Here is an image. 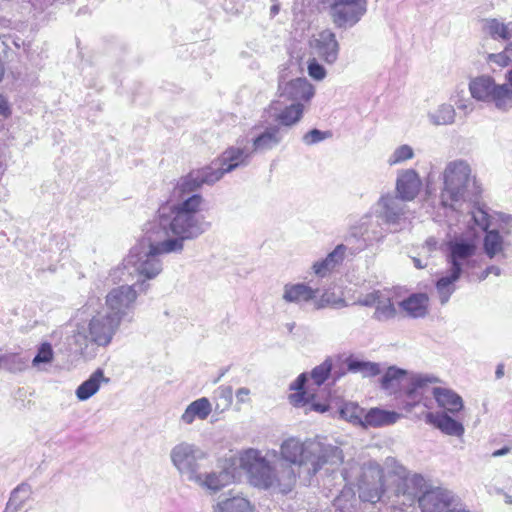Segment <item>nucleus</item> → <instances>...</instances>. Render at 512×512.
Instances as JSON below:
<instances>
[{
  "label": "nucleus",
  "mask_w": 512,
  "mask_h": 512,
  "mask_svg": "<svg viewBox=\"0 0 512 512\" xmlns=\"http://www.w3.org/2000/svg\"><path fill=\"white\" fill-rule=\"evenodd\" d=\"M200 232V224L193 216L184 213L172 215L163 210L160 217L145 225L143 239L130 250L111 276L122 282L137 277L134 284L144 292L149 288L145 281L156 278L163 270L160 256L181 253L185 241L198 238Z\"/></svg>",
  "instance_id": "obj_1"
},
{
  "label": "nucleus",
  "mask_w": 512,
  "mask_h": 512,
  "mask_svg": "<svg viewBox=\"0 0 512 512\" xmlns=\"http://www.w3.org/2000/svg\"><path fill=\"white\" fill-rule=\"evenodd\" d=\"M391 500V512H403L397 506H411L416 498L421 512H443L454 502L452 491L443 487H432L423 475L410 474L393 457H386V498Z\"/></svg>",
  "instance_id": "obj_2"
},
{
  "label": "nucleus",
  "mask_w": 512,
  "mask_h": 512,
  "mask_svg": "<svg viewBox=\"0 0 512 512\" xmlns=\"http://www.w3.org/2000/svg\"><path fill=\"white\" fill-rule=\"evenodd\" d=\"M268 456L278 463L291 465L294 469H305L307 476L305 482L316 475L325 465L337 467L343 462L342 450L320 439H307L301 441L290 437L282 442L280 450H269Z\"/></svg>",
  "instance_id": "obj_3"
},
{
  "label": "nucleus",
  "mask_w": 512,
  "mask_h": 512,
  "mask_svg": "<svg viewBox=\"0 0 512 512\" xmlns=\"http://www.w3.org/2000/svg\"><path fill=\"white\" fill-rule=\"evenodd\" d=\"M221 179V172H213V166L191 171L188 175L181 177L174 188L173 196L176 203L161 206L155 217H160L163 210L167 214H181L193 216L200 224L199 236L205 233L211 226L201 214L204 198L196 193L203 184H214Z\"/></svg>",
  "instance_id": "obj_4"
},
{
  "label": "nucleus",
  "mask_w": 512,
  "mask_h": 512,
  "mask_svg": "<svg viewBox=\"0 0 512 512\" xmlns=\"http://www.w3.org/2000/svg\"><path fill=\"white\" fill-rule=\"evenodd\" d=\"M271 456H263L257 449L250 448L240 457V466L246 471L251 485L265 490L287 494L294 488L299 474L291 465L271 464Z\"/></svg>",
  "instance_id": "obj_5"
},
{
  "label": "nucleus",
  "mask_w": 512,
  "mask_h": 512,
  "mask_svg": "<svg viewBox=\"0 0 512 512\" xmlns=\"http://www.w3.org/2000/svg\"><path fill=\"white\" fill-rule=\"evenodd\" d=\"M442 188L439 201L443 208L460 211L463 204L476 202L480 194L476 177L464 159L449 161L441 173Z\"/></svg>",
  "instance_id": "obj_6"
},
{
  "label": "nucleus",
  "mask_w": 512,
  "mask_h": 512,
  "mask_svg": "<svg viewBox=\"0 0 512 512\" xmlns=\"http://www.w3.org/2000/svg\"><path fill=\"white\" fill-rule=\"evenodd\" d=\"M439 382L435 376L416 374L396 367H386V395H395V406L410 412L415 406L422 403L431 408V400L424 398L429 384Z\"/></svg>",
  "instance_id": "obj_7"
},
{
  "label": "nucleus",
  "mask_w": 512,
  "mask_h": 512,
  "mask_svg": "<svg viewBox=\"0 0 512 512\" xmlns=\"http://www.w3.org/2000/svg\"><path fill=\"white\" fill-rule=\"evenodd\" d=\"M121 322L106 311H96L88 323H77L67 337L70 350L81 356L92 354V346L106 348L119 330Z\"/></svg>",
  "instance_id": "obj_8"
},
{
  "label": "nucleus",
  "mask_w": 512,
  "mask_h": 512,
  "mask_svg": "<svg viewBox=\"0 0 512 512\" xmlns=\"http://www.w3.org/2000/svg\"><path fill=\"white\" fill-rule=\"evenodd\" d=\"M446 247V261L449 269L447 274L440 277L436 282L437 293L442 305L449 301L456 290L455 282L460 279L463 271L474 266L472 258L477 251L473 240L463 238L448 241Z\"/></svg>",
  "instance_id": "obj_9"
},
{
  "label": "nucleus",
  "mask_w": 512,
  "mask_h": 512,
  "mask_svg": "<svg viewBox=\"0 0 512 512\" xmlns=\"http://www.w3.org/2000/svg\"><path fill=\"white\" fill-rule=\"evenodd\" d=\"M384 195H381L375 205L371 207L359 221L351 226L346 237L348 243L355 240L358 245L351 248L350 253L356 254L373 243L379 242L384 236Z\"/></svg>",
  "instance_id": "obj_10"
},
{
  "label": "nucleus",
  "mask_w": 512,
  "mask_h": 512,
  "mask_svg": "<svg viewBox=\"0 0 512 512\" xmlns=\"http://www.w3.org/2000/svg\"><path fill=\"white\" fill-rule=\"evenodd\" d=\"M471 96L483 102H492L497 109L506 111L512 108V89L507 84L497 85L493 78L480 76L469 84Z\"/></svg>",
  "instance_id": "obj_11"
},
{
  "label": "nucleus",
  "mask_w": 512,
  "mask_h": 512,
  "mask_svg": "<svg viewBox=\"0 0 512 512\" xmlns=\"http://www.w3.org/2000/svg\"><path fill=\"white\" fill-rule=\"evenodd\" d=\"M207 458L199 446L182 441L172 447L170 451V460L174 468L187 477L189 481L198 480L200 463Z\"/></svg>",
  "instance_id": "obj_12"
},
{
  "label": "nucleus",
  "mask_w": 512,
  "mask_h": 512,
  "mask_svg": "<svg viewBox=\"0 0 512 512\" xmlns=\"http://www.w3.org/2000/svg\"><path fill=\"white\" fill-rule=\"evenodd\" d=\"M137 285L124 284L111 289L105 297L106 312L118 321H131L137 299Z\"/></svg>",
  "instance_id": "obj_13"
},
{
  "label": "nucleus",
  "mask_w": 512,
  "mask_h": 512,
  "mask_svg": "<svg viewBox=\"0 0 512 512\" xmlns=\"http://www.w3.org/2000/svg\"><path fill=\"white\" fill-rule=\"evenodd\" d=\"M366 12L365 0H332L330 15L338 28L354 26Z\"/></svg>",
  "instance_id": "obj_14"
},
{
  "label": "nucleus",
  "mask_w": 512,
  "mask_h": 512,
  "mask_svg": "<svg viewBox=\"0 0 512 512\" xmlns=\"http://www.w3.org/2000/svg\"><path fill=\"white\" fill-rule=\"evenodd\" d=\"M253 151L245 146L239 145L228 147L219 158V166L213 167V172H221V178L239 167L247 166L252 158Z\"/></svg>",
  "instance_id": "obj_15"
},
{
  "label": "nucleus",
  "mask_w": 512,
  "mask_h": 512,
  "mask_svg": "<svg viewBox=\"0 0 512 512\" xmlns=\"http://www.w3.org/2000/svg\"><path fill=\"white\" fill-rule=\"evenodd\" d=\"M310 47L315 55L327 64H334L339 55V43L336 35L329 29L319 32L310 42Z\"/></svg>",
  "instance_id": "obj_16"
},
{
  "label": "nucleus",
  "mask_w": 512,
  "mask_h": 512,
  "mask_svg": "<svg viewBox=\"0 0 512 512\" xmlns=\"http://www.w3.org/2000/svg\"><path fill=\"white\" fill-rule=\"evenodd\" d=\"M306 382L307 375L302 373L290 384V390L296 391L289 395L290 403L295 407H304L306 411L326 412L328 410L327 404L317 402L314 394H308L304 391Z\"/></svg>",
  "instance_id": "obj_17"
},
{
  "label": "nucleus",
  "mask_w": 512,
  "mask_h": 512,
  "mask_svg": "<svg viewBox=\"0 0 512 512\" xmlns=\"http://www.w3.org/2000/svg\"><path fill=\"white\" fill-rule=\"evenodd\" d=\"M422 181L414 169L400 170L396 180V193L401 201H412L419 194Z\"/></svg>",
  "instance_id": "obj_18"
},
{
  "label": "nucleus",
  "mask_w": 512,
  "mask_h": 512,
  "mask_svg": "<svg viewBox=\"0 0 512 512\" xmlns=\"http://www.w3.org/2000/svg\"><path fill=\"white\" fill-rule=\"evenodd\" d=\"M425 422L448 436L462 437L465 433L464 425L447 412H427Z\"/></svg>",
  "instance_id": "obj_19"
},
{
  "label": "nucleus",
  "mask_w": 512,
  "mask_h": 512,
  "mask_svg": "<svg viewBox=\"0 0 512 512\" xmlns=\"http://www.w3.org/2000/svg\"><path fill=\"white\" fill-rule=\"evenodd\" d=\"M282 128L279 125L266 127L252 139L253 153H265L276 148L282 141Z\"/></svg>",
  "instance_id": "obj_20"
},
{
  "label": "nucleus",
  "mask_w": 512,
  "mask_h": 512,
  "mask_svg": "<svg viewBox=\"0 0 512 512\" xmlns=\"http://www.w3.org/2000/svg\"><path fill=\"white\" fill-rule=\"evenodd\" d=\"M512 251V240L504 239L498 231H486L483 238V251L489 259L506 258V251Z\"/></svg>",
  "instance_id": "obj_21"
},
{
  "label": "nucleus",
  "mask_w": 512,
  "mask_h": 512,
  "mask_svg": "<svg viewBox=\"0 0 512 512\" xmlns=\"http://www.w3.org/2000/svg\"><path fill=\"white\" fill-rule=\"evenodd\" d=\"M431 392L437 402V405L443 409L442 412L456 415L464 407L462 397L452 389L434 387Z\"/></svg>",
  "instance_id": "obj_22"
},
{
  "label": "nucleus",
  "mask_w": 512,
  "mask_h": 512,
  "mask_svg": "<svg viewBox=\"0 0 512 512\" xmlns=\"http://www.w3.org/2000/svg\"><path fill=\"white\" fill-rule=\"evenodd\" d=\"M198 480H193L192 482L198 484L202 488L209 490L211 493H216L228 484H230L234 475L232 471L228 469H222L220 471H213L206 474H201L199 472Z\"/></svg>",
  "instance_id": "obj_23"
},
{
  "label": "nucleus",
  "mask_w": 512,
  "mask_h": 512,
  "mask_svg": "<svg viewBox=\"0 0 512 512\" xmlns=\"http://www.w3.org/2000/svg\"><path fill=\"white\" fill-rule=\"evenodd\" d=\"M347 249V246L344 244L337 245L324 259L316 261L312 265L314 274L320 278L329 275L337 266L342 264Z\"/></svg>",
  "instance_id": "obj_24"
},
{
  "label": "nucleus",
  "mask_w": 512,
  "mask_h": 512,
  "mask_svg": "<svg viewBox=\"0 0 512 512\" xmlns=\"http://www.w3.org/2000/svg\"><path fill=\"white\" fill-rule=\"evenodd\" d=\"M109 382L110 379L104 375V371L98 368L77 387L75 395L79 401H86L99 391L101 384Z\"/></svg>",
  "instance_id": "obj_25"
},
{
  "label": "nucleus",
  "mask_w": 512,
  "mask_h": 512,
  "mask_svg": "<svg viewBox=\"0 0 512 512\" xmlns=\"http://www.w3.org/2000/svg\"><path fill=\"white\" fill-rule=\"evenodd\" d=\"M429 297L426 293H414L400 302L401 309L411 318H424L428 314Z\"/></svg>",
  "instance_id": "obj_26"
},
{
  "label": "nucleus",
  "mask_w": 512,
  "mask_h": 512,
  "mask_svg": "<svg viewBox=\"0 0 512 512\" xmlns=\"http://www.w3.org/2000/svg\"><path fill=\"white\" fill-rule=\"evenodd\" d=\"M212 412V404L206 397L191 402L181 415V422L191 425L195 420H206Z\"/></svg>",
  "instance_id": "obj_27"
},
{
  "label": "nucleus",
  "mask_w": 512,
  "mask_h": 512,
  "mask_svg": "<svg viewBox=\"0 0 512 512\" xmlns=\"http://www.w3.org/2000/svg\"><path fill=\"white\" fill-rule=\"evenodd\" d=\"M318 289H313L304 283L286 284L283 288L282 298L287 303H302L313 300Z\"/></svg>",
  "instance_id": "obj_28"
},
{
  "label": "nucleus",
  "mask_w": 512,
  "mask_h": 512,
  "mask_svg": "<svg viewBox=\"0 0 512 512\" xmlns=\"http://www.w3.org/2000/svg\"><path fill=\"white\" fill-rule=\"evenodd\" d=\"M285 93L292 100L299 101H309L315 93L314 87L304 78H297L290 81L286 88Z\"/></svg>",
  "instance_id": "obj_29"
},
{
  "label": "nucleus",
  "mask_w": 512,
  "mask_h": 512,
  "mask_svg": "<svg viewBox=\"0 0 512 512\" xmlns=\"http://www.w3.org/2000/svg\"><path fill=\"white\" fill-rule=\"evenodd\" d=\"M345 364L348 372L360 374L362 377H372L380 373L379 364L361 360L354 356L346 358Z\"/></svg>",
  "instance_id": "obj_30"
},
{
  "label": "nucleus",
  "mask_w": 512,
  "mask_h": 512,
  "mask_svg": "<svg viewBox=\"0 0 512 512\" xmlns=\"http://www.w3.org/2000/svg\"><path fill=\"white\" fill-rule=\"evenodd\" d=\"M428 120L435 126L451 125L455 122L456 111L453 105L443 103L427 115Z\"/></svg>",
  "instance_id": "obj_31"
},
{
  "label": "nucleus",
  "mask_w": 512,
  "mask_h": 512,
  "mask_svg": "<svg viewBox=\"0 0 512 512\" xmlns=\"http://www.w3.org/2000/svg\"><path fill=\"white\" fill-rule=\"evenodd\" d=\"M302 115L303 104L300 102H294L278 112L275 115V121H277L281 126L291 127L300 121Z\"/></svg>",
  "instance_id": "obj_32"
},
{
  "label": "nucleus",
  "mask_w": 512,
  "mask_h": 512,
  "mask_svg": "<svg viewBox=\"0 0 512 512\" xmlns=\"http://www.w3.org/2000/svg\"><path fill=\"white\" fill-rule=\"evenodd\" d=\"M214 512H252V506L246 498L234 496L219 501Z\"/></svg>",
  "instance_id": "obj_33"
},
{
  "label": "nucleus",
  "mask_w": 512,
  "mask_h": 512,
  "mask_svg": "<svg viewBox=\"0 0 512 512\" xmlns=\"http://www.w3.org/2000/svg\"><path fill=\"white\" fill-rule=\"evenodd\" d=\"M483 30L493 39L507 40L512 35V21L504 24L497 19H486L483 24Z\"/></svg>",
  "instance_id": "obj_34"
},
{
  "label": "nucleus",
  "mask_w": 512,
  "mask_h": 512,
  "mask_svg": "<svg viewBox=\"0 0 512 512\" xmlns=\"http://www.w3.org/2000/svg\"><path fill=\"white\" fill-rule=\"evenodd\" d=\"M329 375H332L334 381L338 380L343 375H345V371H343V372L334 371L332 373V361L329 358L326 359L320 365L316 366L311 372V378H312L314 384H316L317 386L322 385L327 380Z\"/></svg>",
  "instance_id": "obj_35"
},
{
  "label": "nucleus",
  "mask_w": 512,
  "mask_h": 512,
  "mask_svg": "<svg viewBox=\"0 0 512 512\" xmlns=\"http://www.w3.org/2000/svg\"><path fill=\"white\" fill-rule=\"evenodd\" d=\"M405 205L395 198L386 197V225H400L404 220Z\"/></svg>",
  "instance_id": "obj_36"
},
{
  "label": "nucleus",
  "mask_w": 512,
  "mask_h": 512,
  "mask_svg": "<svg viewBox=\"0 0 512 512\" xmlns=\"http://www.w3.org/2000/svg\"><path fill=\"white\" fill-rule=\"evenodd\" d=\"M382 296L383 295L381 289H374L371 292H368L359 297L357 303L367 307L374 306L376 308L374 317L378 320H381L382 316L384 315V308L381 306Z\"/></svg>",
  "instance_id": "obj_37"
},
{
  "label": "nucleus",
  "mask_w": 512,
  "mask_h": 512,
  "mask_svg": "<svg viewBox=\"0 0 512 512\" xmlns=\"http://www.w3.org/2000/svg\"><path fill=\"white\" fill-rule=\"evenodd\" d=\"M4 359V370L10 373H20L28 367V358L19 353H5Z\"/></svg>",
  "instance_id": "obj_38"
},
{
  "label": "nucleus",
  "mask_w": 512,
  "mask_h": 512,
  "mask_svg": "<svg viewBox=\"0 0 512 512\" xmlns=\"http://www.w3.org/2000/svg\"><path fill=\"white\" fill-rule=\"evenodd\" d=\"M363 413L364 409L354 402L344 403L340 409L341 417L355 425H360Z\"/></svg>",
  "instance_id": "obj_39"
},
{
  "label": "nucleus",
  "mask_w": 512,
  "mask_h": 512,
  "mask_svg": "<svg viewBox=\"0 0 512 512\" xmlns=\"http://www.w3.org/2000/svg\"><path fill=\"white\" fill-rule=\"evenodd\" d=\"M215 398L217 400L216 410L223 412L227 410L233 402V389L231 386H219L215 391Z\"/></svg>",
  "instance_id": "obj_40"
},
{
  "label": "nucleus",
  "mask_w": 512,
  "mask_h": 512,
  "mask_svg": "<svg viewBox=\"0 0 512 512\" xmlns=\"http://www.w3.org/2000/svg\"><path fill=\"white\" fill-rule=\"evenodd\" d=\"M384 424V410L380 408H371L369 411L363 413V417L360 426L364 428L368 427H380Z\"/></svg>",
  "instance_id": "obj_41"
},
{
  "label": "nucleus",
  "mask_w": 512,
  "mask_h": 512,
  "mask_svg": "<svg viewBox=\"0 0 512 512\" xmlns=\"http://www.w3.org/2000/svg\"><path fill=\"white\" fill-rule=\"evenodd\" d=\"M414 157V150L408 144L398 146L390 155L388 163L390 165L401 164Z\"/></svg>",
  "instance_id": "obj_42"
},
{
  "label": "nucleus",
  "mask_w": 512,
  "mask_h": 512,
  "mask_svg": "<svg viewBox=\"0 0 512 512\" xmlns=\"http://www.w3.org/2000/svg\"><path fill=\"white\" fill-rule=\"evenodd\" d=\"M53 358V348L50 343L45 342L39 346L37 354L32 360V365L34 367H39L40 364H49L53 361Z\"/></svg>",
  "instance_id": "obj_43"
},
{
  "label": "nucleus",
  "mask_w": 512,
  "mask_h": 512,
  "mask_svg": "<svg viewBox=\"0 0 512 512\" xmlns=\"http://www.w3.org/2000/svg\"><path fill=\"white\" fill-rule=\"evenodd\" d=\"M31 494V488L28 484H20L17 486L11 493V496L9 498L10 501V507H12L13 504H17L21 507L24 506L26 501L29 499Z\"/></svg>",
  "instance_id": "obj_44"
},
{
  "label": "nucleus",
  "mask_w": 512,
  "mask_h": 512,
  "mask_svg": "<svg viewBox=\"0 0 512 512\" xmlns=\"http://www.w3.org/2000/svg\"><path fill=\"white\" fill-rule=\"evenodd\" d=\"M471 219L474 224L482 229L483 231H490L488 228L490 226V217L489 214L481 207L473 206V209L470 211Z\"/></svg>",
  "instance_id": "obj_45"
},
{
  "label": "nucleus",
  "mask_w": 512,
  "mask_h": 512,
  "mask_svg": "<svg viewBox=\"0 0 512 512\" xmlns=\"http://www.w3.org/2000/svg\"><path fill=\"white\" fill-rule=\"evenodd\" d=\"M487 60L491 64L498 67H506L512 61V44H510L504 51L496 54H489Z\"/></svg>",
  "instance_id": "obj_46"
},
{
  "label": "nucleus",
  "mask_w": 512,
  "mask_h": 512,
  "mask_svg": "<svg viewBox=\"0 0 512 512\" xmlns=\"http://www.w3.org/2000/svg\"><path fill=\"white\" fill-rule=\"evenodd\" d=\"M384 490L382 484L379 488L370 489L365 486H360L359 497L362 501L370 502L372 504L380 501Z\"/></svg>",
  "instance_id": "obj_47"
},
{
  "label": "nucleus",
  "mask_w": 512,
  "mask_h": 512,
  "mask_svg": "<svg viewBox=\"0 0 512 512\" xmlns=\"http://www.w3.org/2000/svg\"><path fill=\"white\" fill-rule=\"evenodd\" d=\"M330 136V132H324L315 128L304 134L302 140L306 145H314L327 139Z\"/></svg>",
  "instance_id": "obj_48"
},
{
  "label": "nucleus",
  "mask_w": 512,
  "mask_h": 512,
  "mask_svg": "<svg viewBox=\"0 0 512 512\" xmlns=\"http://www.w3.org/2000/svg\"><path fill=\"white\" fill-rule=\"evenodd\" d=\"M308 74L311 78L320 81L326 77L325 68L313 58L308 61Z\"/></svg>",
  "instance_id": "obj_49"
},
{
  "label": "nucleus",
  "mask_w": 512,
  "mask_h": 512,
  "mask_svg": "<svg viewBox=\"0 0 512 512\" xmlns=\"http://www.w3.org/2000/svg\"><path fill=\"white\" fill-rule=\"evenodd\" d=\"M491 231H498L499 234L504 235V239L512 240V215L502 217L499 227Z\"/></svg>",
  "instance_id": "obj_50"
},
{
  "label": "nucleus",
  "mask_w": 512,
  "mask_h": 512,
  "mask_svg": "<svg viewBox=\"0 0 512 512\" xmlns=\"http://www.w3.org/2000/svg\"><path fill=\"white\" fill-rule=\"evenodd\" d=\"M501 268L498 267V266H495V265H491V266H488L486 267L482 272L481 274L479 275V279L482 281V280H485L489 275L491 274H494L495 276H499L501 275Z\"/></svg>",
  "instance_id": "obj_51"
},
{
  "label": "nucleus",
  "mask_w": 512,
  "mask_h": 512,
  "mask_svg": "<svg viewBox=\"0 0 512 512\" xmlns=\"http://www.w3.org/2000/svg\"><path fill=\"white\" fill-rule=\"evenodd\" d=\"M250 394V390L246 387L239 388L236 392V399L238 403H246L248 401V396Z\"/></svg>",
  "instance_id": "obj_52"
},
{
  "label": "nucleus",
  "mask_w": 512,
  "mask_h": 512,
  "mask_svg": "<svg viewBox=\"0 0 512 512\" xmlns=\"http://www.w3.org/2000/svg\"><path fill=\"white\" fill-rule=\"evenodd\" d=\"M402 417V414L395 411H386V425H391L397 422Z\"/></svg>",
  "instance_id": "obj_53"
},
{
  "label": "nucleus",
  "mask_w": 512,
  "mask_h": 512,
  "mask_svg": "<svg viewBox=\"0 0 512 512\" xmlns=\"http://www.w3.org/2000/svg\"><path fill=\"white\" fill-rule=\"evenodd\" d=\"M505 374V365L504 363H498L495 369V378L497 380L504 377Z\"/></svg>",
  "instance_id": "obj_54"
},
{
  "label": "nucleus",
  "mask_w": 512,
  "mask_h": 512,
  "mask_svg": "<svg viewBox=\"0 0 512 512\" xmlns=\"http://www.w3.org/2000/svg\"><path fill=\"white\" fill-rule=\"evenodd\" d=\"M510 451H511L510 447L504 446L501 449L495 450L492 453V457H495V458L496 457H501V456L507 455L508 453H510Z\"/></svg>",
  "instance_id": "obj_55"
},
{
  "label": "nucleus",
  "mask_w": 512,
  "mask_h": 512,
  "mask_svg": "<svg viewBox=\"0 0 512 512\" xmlns=\"http://www.w3.org/2000/svg\"><path fill=\"white\" fill-rule=\"evenodd\" d=\"M22 509L23 507L17 504H13L12 507H10V501H8L4 512H20Z\"/></svg>",
  "instance_id": "obj_56"
},
{
  "label": "nucleus",
  "mask_w": 512,
  "mask_h": 512,
  "mask_svg": "<svg viewBox=\"0 0 512 512\" xmlns=\"http://www.w3.org/2000/svg\"><path fill=\"white\" fill-rule=\"evenodd\" d=\"M98 301H99V299H97V298H90L89 301L83 307L84 312L89 311V309L92 307L94 302L97 303Z\"/></svg>",
  "instance_id": "obj_57"
},
{
  "label": "nucleus",
  "mask_w": 512,
  "mask_h": 512,
  "mask_svg": "<svg viewBox=\"0 0 512 512\" xmlns=\"http://www.w3.org/2000/svg\"><path fill=\"white\" fill-rule=\"evenodd\" d=\"M385 311H386V317L394 315L395 309L390 302L389 303L386 302Z\"/></svg>",
  "instance_id": "obj_58"
},
{
  "label": "nucleus",
  "mask_w": 512,
  "mask_h": 512,
  "mask_svg": "<svg viewBox=\"0 0 512 512\" xmlns=\"http://www.w3.org/2000/svg\"><path fill=\"white\" fill-rule=\"evenodd\" d=\"M412 261L417 269H423L424 267H426V264H423L422 261L418 258H413Z\"/></svg>",
  "instance_id": "obj_59"
},
{
  "label": "nucleus",
  "mask_w": 512,
  "mask_h": 512,
  "mask_svg": "<svg viewBox=\"0 0 512 512\" xmlns=\"http://www.w3.org/2000/svg\"><path fill=\"white\" fill-rule=\"evenodd\" d=\"M280 10V7L278 4H274L270 8V14L272 17L276 16Z\"/></svg>",
  "instance_id": "obj_60"
},
{
  "label": "nucleus",
  "mask_w": 512,
  "mask_h": 512,
  "mask_svg": "<svg viewBox=\"0 0 512 512\" xmlns=\"http://www.w3.org/2000/svg\"><path fill=\"white\" fill-rule=\"evenodd\" d=\"M458 109L460 110H469L471 111L472 110V107H469L467 104L465 103H460L458 104Z\"/></svg>",
  "instance_id": "obj_61"
},
{
  "label": "nucleus",
  "mask_w": 512,
  "mask_h": 512,
  "mask_svg": "<svg viewBox=\"0 0 512 512\" xmlns=\"http://www.w3.org/2000/svg\"><path fill=\"white\" fill-rule=\"evenodd\" d=\"M505 502L509 505H512V495L506 494L505 496Z\"/></svg>",
  "instance_id": "obj_62"
},
{
  "label": "nucleus",
  "mask_w": 512,
  "mask_h": 512,
  "mask_svg": "<svg viewBox=\"0 0 512 512\" xmlns=\"http://www.w3.org/2000/svg\"><path fill=\"white\" fill-rule=\"evenodd\" d=\"M4 354L0 355V369H4Z\"/></svg>",
  "instance_id": "obj_63"
},
{
  "label": "nucleus",
  "mask_w": 512,
  "mask_h": 512,
  "mask_svg": "<svg viewBox=\"0 0 512 512\" xmlns=\"http://www.w3.org/2000/svg\"><path fill=\"white\" fill-rule=\"evenodd\" d=\"M445 512H468V511H466L464 509H448Z\"/></svg>",
  "instance_id": "obj_64"
}]
</instances>
